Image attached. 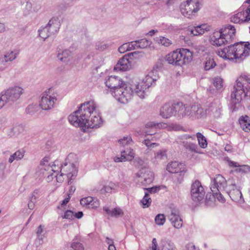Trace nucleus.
<instances>
[{
	"instance_id": "nucleus-38",
	"label": "nucleus",
	"mask_w": 250,
	"mask_h": 250,
	"mask_svg": "<svg viewBox=\"0 0 250 250\" xmlns=\"http://www.w3.org/2000/svg\"><path fill=\"white\" fill-rule=\"evenodd\" d=\"M25 152L24 151L18 150L10 157L8 162L12 163L14 160H20L21 159L24 155Z\"/></svg>"
},
{
	"instance_id": "nucleus-43",
	"label": "nucleus",
	"mask_w": 250,
	"mask_h": 250,
	"mask_svg": "<svg viewBox=\"0 0 250 250\" xmlns=\"http://www.w3.org/2000/svg\"><path fill=\"white\" fill-rule=\"evenodd\" d=\"M167 158V155L166 150H161L155 153L154 158L156 160L166 159Z\"/></svg>"
},
{
	"instance_id": "nucleus-55",
	"label": "nucleus",
	"mask_w": 250,
	"mask_h": 250,
	"mask_svg": "<svg viewBox=\"0 0 250 250\" xmlns=\"http://www.w3.org/2000/svg\"><path fill=\"white\" fill-rule=\"evenodd\" d=\"M220 191H216L215 193H213L214 195V196L215 198H216L219 202L221 203H224L226 201L225 198L223 196L222 194L220 193Z\"/></svg>"
},
{
	"instance_id": "nucleus-18",
	"label": "nucleus",
	"mask_w": 250,
	"mask_h": 250,
	"mask_svg": "<svg viewBox=\"0 0 250 250\" xmlns=\"http://www.w3.org/2000/svg\"><path fill=\"white\" fill-rule=\"evenodd\" d=\"M22 90L23 89L21 87L15 86L7 89L3 94L6 97L8 102L13 101L20 97L22 93Z\"/></svg>"
},
{
	"instance_id": "nucleus-24",
	"label": "nucleus",
	"mask_w": 250,
	"mask_h": 250,
	"mask_svg": "<svg viewBox=\"0 0 250 250\" xmlns=\"http://www.w3.org/2000/svg\"><path fill=\"white\" fill-rule=\"evenodd\" d=\"M223 35L227 40L228 43H230L235 36L236 30L231 25H229L220 29Z\"/></svg>"
},
{
	"instance_id": "nucleus-27",
	"label": "nucleus",
	"mask_w": 250,
	"mask_h": 250,
	"mask_svg": "<svg viewBox=\"0 0 250 250\" xmlns=\"http://www.w3.org/2000/svg\"><path fill=\"white\" fill-rule=\"evenodd\" d=\"M169 219L173 226L179 229L183 225V221L179 216V211L176 210H171V213L168 216Z\"/></svg>"
},
{
	"instance_id": "nucleus-50",
	"label": "nucleus",
	"mask_w": 250,
	"mask_h": 250,
	"mask_svg": "<svg viewBox=\"0 0 250 250\" xmlns=\"http://www.w3.org/2000/svg\"><path fill=\"white\" fill-rule=\"evenodd\" d=\"M126 153H125V157L126 161H131L134 158L135 153L132 149H127V150H125Z\"/></svg>"
},
{
	"instance_id": "nucleus-32",
	"label": "nucleus",
	"mask_w": 250,
	"mask_h": 250,
	"mask_svg": "<svg viewBox=\"0 0 250 250\" xmlns=\"http://www.w3.org/2000/svg\"><path fill=\"white\" fill-rule=\"evenodd\" d=\"M174 106V114L177 113L180 116H187V114H191V113L188 112L189 108H188V106L184 105L182 103H178Z\"/></svg>"
},
{
	"instance_id": "nucleus-6",
	"label": "nucleus",
	"mask_w": 250,
	"mask_h": 250,
	"mask_svg": "<svg viewBox=\"0 0 250 250\" xmlns=\"http://www.w3.org/2000/svg\"><path fill=\"white\" fill-rule=\"evenodd\" d=\"M57 94L52 88L44 92L41 98L40 106L43 110H49L54 107L57 101Z\"/></svg>"
},
{
	"instance_id": "nucleus-8",
	"label": "nucleus",
	"mask_w": 250,
	"mask_h": 250,
	"mask_svg": "<svg viewBox=\"0 0 250 250\" xmlns=\"http://www.w3.org/2000/svg\"><path fill=\"white\" fill-rule=\"evenodd\" d=\"M235 62H240L250 55V43L249 42H240L234 44Z\"/></svg>"
},
{
	"instance_id": "nucleus-16",
	"label": "nucleus",
	"mask_w": 250,
	"mask_h": 250,
	"mask_svg": "<svg viewBox=\"0 0 250 250\" xmlns=\"http://www.w3.org/2000/svg\"><path fill=\"white\" fill-rule=\"evenodd\" d=\"M210 42L212 45L217 46H220L228 43L227 40L220 30L215 31L212 33L210 36Z\"/></svg>"
},
{
	"instance_id": "nucleus-62",
	"label": "nucleus",
	"mask_w": 250,
	"mask_h": 250,
	"mask_svg": "<svg viewBox=\"0 0 250 250\" xmlns=\"http://www.w3.org/2000/svg\"><path fill=\"white\" fill-rule=\"evenodd\" d=\"M56 163H58V162H54L51 166V170L54 172L53 173H54V174H56L57 172H58L60 168V167L59 166L58 164H57V165H56Z\"/></svg>"
},
{
	"instance_id": "nucleus-28",
	"label": "nucleus",
	"mask_w": 250,
	"mask_h": 250,
	"mask_svg": "<svg viewBox=\"0 0 250 250\" xmlns=\"http://www.w3.org/2000/svg\"><path fill=\"white\" fill-rule=\"evenodd\" d=\"M231 22L235 23H240L249 21L245 10L239 9L237 13L232 15L230 18Z\"/></svg>"
},
{
	"instance_id": "nucleus-13",
	"label": "nucleus",
	"mask_w": 250,
	"mask_h": 250,
	"mask_svg": "<svg viewBox=\"0 0 250 250\" xmlns=\"http://www.w3.org/2000/svg\"><path fill=\"white\" fill-rule=\"evenodd\" d=\"M214 186L210 188L213 193L216 191H224L227 187V180L221 175H216L213 179Z\"/></svg>"
},
{
	"instance_id": "nucleus-49",
	"label": "nucleus",
	"mask_w": 250,
	"mask_h": 250,
	"mask_svg": "<svg viewBox=\"0 0 250 250\" xmlns=\"http://www.w3.org/2000/svg\"><path fill=\"white\" fill-rule=\"evenodd\" d=\"M156 223L158 225H163L166 221L165 216L163 214H158L155 218Z\"/></svg>"
},
{
	"instance_id": "nucleus-29",
	"label": "nucleus",
	"mask_w": 250,
	"mask_h": 250,
	"mask_svg": "<svg viewBox=\"0 0 250 250\" xmlns=\"http://www.w3.org/2000/svg\"><path fill=\"white\" fill-rule=\"evenodd\" d=\"M210 29V26L207 24H202L201 25L194 26L190 30V34L193 36H199L203 35L206 32H208Z\"/></svg>"
},
{
	"instance_id": "nucleus-59",
	"label": "nucleus",
	"mask_w": 250,
	"mask_h": 250,
	"mask_svg": "<svg viewBox=\"0 0 250 250\" xmlns=\"http://www.w3.org/2000/svg\"><path fill=\"white\" fill-rule=\"evenodd\" d=\"M118 50L119 52L121 53H124L126 51H129L127 43H124L123 45H122L121 46L119 47Z\"/></svg>"
},
{
	"instance_id": "nucleus-15",
	"label": "nucleus",
	"mask_w": 250,
	"mask_h": 250,
	"mask_svg": "<svg viewBox=\"0 0 250 250\" xmlns=\"http://www.w3.org/2000/svg\"><path fill=\"white\" fill-rule=\"evenodd\" d=\"M164 60L168 64L174 66H181L178 48L167 54Z\"/></svg>"
},
{
	"instance_id": "nucleus-45",
	"label": "nucleus",
	"mask_w": 250,
	"mask_h": 250,
	"mask_svg": "<svg viewBox=\"0 0 250 250\" xmlns=\"http://www.w3.org/2000/svg\"><path fill=\"white\" fill-rule=\"evenodd\" d=\"M216 65V63L213 59L208 58L207 59L205 64V69L206 70H209L211 68H214Z\"/></svg>"
},
{
	"instance_id": "nucleus-44",
	"label": "nucleus",
	"mask_w": 250,
	"mask_h": 250,
	"mask_svg": "<svg viewBox=\"0 0 250 250\" xmlns=\"http://www.w3.org/2000/svg\"><path fill=\"white\" fill-rule=\"evenodd\" d=\"M213 84L217 89H221L223 86V80L220 77H215L213 79Z\"/></svg>"
},
{
	"instance_id": "nucleus-42",
	"label": "nucleus",
	"mask_w": 250,
	"mask_h": 250,
	"mask_svg": "<svg viewBox=\"0 0 250 250\" xmlns=\"http://www.w3.org/2000/svg\"><path fill=\"white\" fill-rule=\"evenodd\" d=\"M39 33L40 37L43 40L48 38L51 34L48 30V28L46 26L39 30Z\"/></svg>"
},
{
	"instance_id": "nucleus-21",
	"label": "nucleus",
	"mask_w": 250,
	"mask_h": 250,
	"mask_svg": "<svg viewBox=\"0 0 250 250\" xmlns=\"http://www.w3.org/2000/svg\"><path fill=\"white\" fill-rule=\"evenodd\" d=\"M60 172L69 179L76 176L77 174V167L73 163L65 164L61 167Z\"/></svg>"
},
{
	"instance_id": "nucleus-61",
	"label": "nucleus",
	"mask_w": 250,
	"mask_h": 250,
	"mask_svg": "<svg viewBox=\"0 0 250 250\" xmlns=\"http://www.w3.org/2000/svg\"><path fill=\"white\" fill-rule=\"evenodd\" d=\"M7 98L3 94L0 95V109L7 102Z\"/></svg>"
},
{
	"instance_id": "nucleus-40",
	"label": "nucleus",
	"mask_w": 250,
	"mask_h": 250,
	"mask_svg": "<svg viewBox=\"0 0 250 250\" xmlns=\"http://www.w3.org/2000/svg\"><path fill=\"white\" fill-rule=\"evenodd\" d=\"M151 199L149 197L147 193H146L144 198L140 201V204L143 208L149 207L151 203Z\"/></svg>"
},
{
	"instance_id": "nucleus-58",
	"label": "nucleus",
	"mask_w": 250,
	"mask_h": 250,
	"mask_svg": "<svg viewBox=\"0 0 250 250\" xmlns=\"http://www.w3.org/2000/svg\"><path fill=\"white\" fill-rule=\"evenodd\" d=\"M127 43L129 51L138 48L137 41L131 42H127Z\"/></svg>"
},
{
	"instance_id": "nucleus-20",
	"label": "nucleus",
	"mask_w": 250,
	"mask_h": 250,
	"mask_svg": "<svg viewBox=\"0 0 250 250\" xmlns=\"http://www.w3.org/2000/svg\"><path fill=\"white\" fill-rule=\"evenodd\" d=\"M22 90L23 89L21 87L15 86L7 89L3 94L6 97L8 102L13 101L20 97L22 93Z\"/></svg>"
},
{
	"instance_id": "nucleus-51",
	"label": "nucleus",
	"mask_w": 250,
	"mask_h": 250,
	"mask_svg": "<svg viewBox=\"0 0 250 250\" xmlns=\"http://www.w3.org/2000/svg\"><path fill=\"white\" fill-rule=\"evenodd\" d=\"M63 218H65L68 220H73L74 219V212L70 210H67L65 212Z\"/></svg>"
},
{
	"instance_id": "nucleus-22",
	"label": "nucleus",
	"mask_w": 250,
	"mask_h": 250,
	"mask_svg": "<svg viewBox=\"0 0 250 250\" xmlns=\"http://www.w3.org/2000/svg\"><path fill=\"white\" fill-rule=\"evenodd\" d=\"M167 169L171 173H185L187 171L185 164L177 161L168 163L167 165Z\"/></svg>"
},
{
	"instance_id": "nucleus-35",
	"label": "nucleus",
	"mask_w": 250,
	"mask_h": 250,
	"mask_svg": "<svg viewBox=\"0 0 250 250\" xmlns=\"http://www.w3.org/2000/svg\"><path fill=\"white\" fill-rule=\"evenodd\" d=\"M239 121L241 127L244 131L248 132L250 131V118L249 116H242Z\"/></svg>"
},
{
	"instance_id": "nucleus-4",
	"label": "nucleus",
	"mask_w": 250,
	"mask_h": 250,
	"mask_svg": "<svg viewBox=\"0 0 250 250\" xmlns=\"http://www.w3.org/2000/svg\"><path fill=\"white\" fill-rule=\"evenodd\" d=\"M102 124V119L98 112H94L93 114L84 118V120H79L78 122H75L73 125L76 127H80L84 131L86 129L89 128H97L99 127Z\"/></svg>"
},
{
	"instance_id": "nucleus-36",
	"label": "nucleus",
	"mask_w": 250,
	"mask_h": 250,
	"mask_svg": "<svg viewBox=\"0 0 250 250\" xmlns=\"http://www.w3.org/2000/svg\"><path fill=\"white\" fill-rule=\"evenodd\" d=\"M104 210L106 211L107 214L113 217H119L124 215V212L122 209L119 208H115L112 210H110L107 208H104Z\"/></svg>"
},
{
	"instance_id": "nucleus-25",
	"label": "nucleus",
	"mask_w": 250,
	"mask_h": 250,
	"mask_svg": "<svg viewBox=\"0 0 250 250\" xmlns=\"http://www.w3.org/2000/svg\"><path fill=\"white\" fill-rule=\"evenodd\" d=\"M174 114V106L170 104H166L160 110V115L164 118H169Z\"/></svg>"
},
{
	"instance_id": "nucleus-48",
	"label": "nucleus",
	"mask_w": 250,
	"mask_h": 250,
	"mask_svg": "<svg viewBox=\"0 0 250 250\" xmlns=\"http://www.w3.org/2000/svg\"><path fill=\"white\" fill-rule=\"evenodd\" d=\"M119 143L123 146H125L127 145L131 144L132 143V140L131 137L127 136L119 140Z\"/></svg>"
},
{
	"instance_id": "nucleus-63",
	"label": "nucleus",
	"mask_w": 250,
	"mask_h": 250,
	"mask_svg": "<svg viewBox=\"0 0 250 250\" xmlns=\"http://www.w3.org/2000/svg\"><path fill=\"white\" fill-rule=\"evenodd\" d=\"M187 250H199L192 243H189L186 246Z\"/></svg>"
},
{
	"instance_id": "nucleus-52",
	"label": "nucleus",
	"mask_w": 250,
	"mask_h": 250,
	"mask_svg": "<svg viewBox=\"0 0 250 250\" xmlns=\"http://www.w3.org/2000/svg\"><path fill=\"white\" fill-rule=\"evenodd\" d=\"M164 186H154L150 188H145L144 189L145 190H146L148 192L152 193H156L158 191H159L162 188H164Z\"/></svg>"
},
{
	"instance_id": "nucleus-14",
	"label": "nucleus",
	"mask_w": 250,
	"mask_h": 250,
	"mask_svg": "<svg viewBox=\"0 0 250 250\" xmlns=\"http://www.w3.org/2000/svg\"><path fill=\"white\" fill-rule=\"evenodd\" d=\"M124 82L118 76H110L105 80V83L106 86L110 89V92L112 95L113 90L118 88Z\"/></svg>"
},
{
	"instance_id": "nucleus-53",
	"label": "nucleus",
	"mask_w": 250,
	"mask_h": 250,
	"mask_svg": "<svg viewBox=\"0 0 250 250\" xmlns=\"http://www.w3.org/2000/svg\"><path fill=\"white\" fill-rule=\"evenodd\" d=\"M6 62L12 61L16 58V54L12 51L6 53L4 56Z\"/></svg>"
},
{
	"instance_id": "nucleus-30",
	"label": "nucleus",
	"mask_w": 250,
	"mask_h": 250,
	"mask_svg": "<svg viewBox=\"0 0 250 250\" xmlns=\"http://www.w3.org/2000/svg\"><path fill=\"white\" fill-rule=\"evenodd\" d=\"M230 189L227 193L232 200L235 202H239L241 200L242 194L241 191L238 189L235 185L230 186Z\"/></svg>"
},
{
	"instance_id": "nucleus-34",
	"label": "nucleus",
	"mask_w": 250,
	"mask_h": 250,
	"mask_svg": "<svg viewBox=\"0 0 250 250\" xmlns=\"http://www.w3.org/2000/svg\"><path fill=\"white\" fill-rule=\"evenodd\" d=\"M46 27L48 28L51 34H54L59 31L60 23L58 19L52 18L49 21Z\"/></svg>"
},
{
	"instance_id": "nucleus-41",
	"label": "nucleus",
	"mask_w": 250,
	"mask_h": 250,
	"mask_svg": "<svg viewBox=\"0 0 250 250\" xmlns=\"http://www.w3.org/2000/svg\"><path fill=\"white\" fill-rule=\"evenodd\" d=\"M196 135L199 146L202 148H204L206 147L207 146V142L205 136L199 132L197 133Z\"/></svg>"
},
{
	"instance_id": "nucleus-23",
	"label": "nucleus",
	"mask_w": 250,
	"mask_h": 250,
	"mask_svg": "<svg viewBox=\"0 0 250 250\" xmlns=\"http://www.w3.org/2000/svg\"><path fill=\"white\" fill-rule=\"evenodd\" d=\"M167 127V125L165 123H157L155 124L153 122H149L147 123L145 126L144 130L141 133V135H144L145 136L147 135H152L155 134V132L152 131H148L147 129L149 128H165Z\"/></svg>"
},
{
	"instance_id": "nucleus-54",
	"label": "nucleus",
	"mask_w": 250,
	"mask_h": 250,
	"mask_svg": "<svg viewBox=\"0 0 250 250\" xmlns=\"http://www.w3.org/2000/svg\"><path fill=\"white\" fill-rule=\"evenodd\" d=\"M161 250H173V246L172 244L164 241L162 242Z\"/></svg>"
},
{
	"instance_id": "nucleus-3",
	"label": "nucleus",
	"mask_w": 250,
	"mask_h": 250,
	"mask_svg": "<svg viewBox=\"0 0 250 250\" xmlns=\"http://www.w3.org/2000/svg\"><path fill=\"white\" fill-rule=\"evenodd\" d=\"M246 81L249 83L250 81L249 76L246 74H242L239 77L236 81V84L234 86L233 90L231 94V99L232 102L236 104L239 103L242 99V96H245V89L242 82Z\"/></svg>"
},
{
	"instance_id": "nucleus-2",
	"label": "nucleus",
	"mask_w": 250,
	"mask_h": 250,
	"mask_svg": "<svg viewBox=\"0 0 250 250\" xmlns=\"http://www.w3.org/2000/svg\"><path fill=\"white\" fill-rule=\"evenodd\" d=\"M155 81L156 80L149 74L142 79L135 78L130 86L133 90V93H136L140 98L143 99L145 96V90L150 87Z\"/></svg>"
},
{
	"instance_id": "nucleus-17",
	"label": "nucleus",
	"mask_w": 250,
	"mask_h": 250,
	"mask_svg": "<svg viewBox=\"0 0 250 250\" xmlns=\"http://www.w3.org/2000/svg\"><path fill=\"white\" fill-rule=\"evenodd\" d=\"M22 90L23 89L21 87L15 86L7 89L3 94L6 97L8 102L13 101L20 97L22 93Z\"/></svg>"
},
{
	"instance_id": "nucleus-31",
	"label": "nucleus",
	"mask_w": 250,
	"mask_h": 250,
	"mask_svg": "<svg viewBox=\"0 0 250 250\" xmlns=\"http://www.w3.org/2000/svg\"><path fill=\"white\" fill-rule=\"evenodd\" d=\"M188 108H189L188 112L191 113V114H187V116H193L197 118L202 116V114L204 112L203 109L201 108L199 104L188 106Z\"/></svg>"
},
{
	"instance_id": "nucleus-12",
	"label": "nucleus",
	"mask_w": 250,
	"mask_h": 250,
	"mask_svg": "<svg viewBox=\"0 0 250 250\" xmlns=\"http://www.w3.org/2000/svg\"><path fill=\"white\" fill-rule=\"evenodd\" d=\"M217 54L224 60L234 61L235 62V56L234 45H229L222 49L217 51Z\"/></svg>"
},
{
	"instance_id": "nucleus-10",
	"label": "nucleus",
	"mask_w": 250,
	"mask_h": 250,
	"mask_svg": "<svg viewBox=\"0 0 250 250\" xmlns=\"http://www.w3.org/2000/svg\"><path fill=\"white\" fill-rule=\"evenodd\" d=\"M136 53V52L132 53L128 55H125L122 59L119 60L118 63L114 68L115 71H127L131 67L132 58V56Z\"/></svg>"
},
{
	"instance_id": "nucleus-39",
	"label": "nucleus",
	"mask_w": 250,
	"mask_h": 250,
	"mask_svg": "<svg viewBox=\"0 0 250 250\" xmlns=\"http://www.w3.org/2000/svg\"><path fill=\"white\" fill-rule=\"evenodd\" d=\"M116 188V184L110 182L108 185L104 186V188L101 190V193H110L112 191L115 190Z\"/></svg>"
},
{
	"instance_id": "nucleus-37",
	"label": "nucleus",
	"mask_w": 250,
	"mask_h": 250,
	"mask_svg": "<svg viewBox=\"0 0 250 250\" xmlns=\"http://www.w3.org/2000/svg\"><path fill=\"white\" fill-rule=\"evenodd\" d=\"M210 110L212 112L213 115L215 118H219L222 115V107L220 104L218 105L212 104L210 106Z\"/></svg>"
},
{
	"instance_id": "nucleus-47",
	"label": "nucleus",
	"mask_w": 250,
	"mask_h": 250,
	"mask_svg": "<svg viewBox=\"0 0 250 250\" xmlns=\"http://www.w3.org/2000/svg\"><path fill=\"white\" fill-rule=\"evenodd\" d=\"M157 41L159 43L167 47L169 46L172 44L170 40L164 37H160Z\"/></svg>"
},
{
	"instance_id": "nucleus-11",
	"label": "nucleus",
	"mask_w": 250,
	"mask_h": 250,
	"mask_svg": "<svg viewBox=\"0 0 250 250\" xmlns=\"http://www.w3.org/2000/svg\"><path fill=\"white\" fill-rule=\"evenodd\" d=\"M181 67L191 62L193 59V52L189 49L184 48H178Z\"/></svg>"
},
{
	"instance_id": "nucleus-56",
	"label": "nucleus",
	"mask_w": 250,
	"mask_h": 250,
	"mask_svg": "<svg viewBox=\"0 0 250 250\" xmlns=\"http://www.w3.org/2000/svg\"><path fill=\"white\" fill-rule=\"evenodd\" d=\"M126 153L125 151H123L121 152V156L120 157H115L113 158L114 161L116 163L122 162L126 161L125 153Z\"/></svg>"
},
{
	"instance_id": "nucleus-60",
	"label": "nucleus",
	"mask_w": 250,
	"mask_h": 250,
	"mask_svg": "<svg viewBox=\"0 0 250 250\" xmlns=\"http://www.w3.org/2000/svg\"><path fill=\"white\" fill-rule=\"evenodd\" d=\"M71 247L75 250H83L84 248L83 245L80 243H73Z\"/></svg>"
},
{
	"instance_id": "nucleus-19",
	"label": "nucleus",
	"mask_w": 250,
	"mask_h": 250,
	"mask_svg": "<svg viewBox=\"0 0 250 250\" xmlns=\"http://www.w3.org/2000/svg\"><path fill=\"white\" fill-rule=\"evenodd\" d=\"M22 90L23 89L21 87L15 86L7 89L3 94L6 97L8 102L13 101L20 97L22 93Z\"/></svg>"
},
{
	"instance_id": "nucleus-1",
	"label": "nucleus",
	"mask_w": 250,
	"mask_h": 250,
	"mask_svg": "<svg viewBox=\"0 0 250 250\" xmlns=\"http://www.w3.org/2000/svg\"><path fill=\"white\" fill-rule=\"evenodd\" d=\"M96 107V104L94 101L84 103L77 111L69 116L68 121L69 123L73 125L75 121L78 122L79 120L81 121L84 120V118H87L88 117L93 114L94 112H97Z\"/></svg>"
},
{
	"instance_id": "nucleus-33",
	"label": "nucleus",
	"mask_w": 250,
	"mask_h": 250,
	"mask_svg": "<svg viewBox=\"0 0 250 250\" xmlns=\"http://www.w3.org/2000/svg\"><path fill=\"white\" fill-rule=\"evenodd\" d=\"M143 173L142 183L145 186L151 184L154 180V174L153 172L149 170H144Z\"/></svg>"
},
{
	"instance_id": "nucleus-64",
	"label": "nucleus",
	"mask_w": 250,
	"mask_h": 250,
	"mask_svg": "<svg viewBox=\"0 0 250 250\" xmlns=\"http://www.w3.org/2000/svg\"><path fill=\"white\" fill-rule=\"evenodd\" d=\"M246 2L250 4V5L247 7V8L245 10L246 12V14L247 16V19L248 21H250V0H247Z\"/></svg>"
},
{
	"instance_id": "nucleus-46",
	"label": "nucleus",
	"mask_w": 250,
	"mask_h": 250,
	"mask_svg": "<svg viewBox=\"0 0 250 250\" xmlns=\"http://www.w3.org/2000/svg\"><path fill=\"white\" fill-rule=\"evenodd\" d=\"M137 42L138 48H145L150 44V42L145 39H142L140 41H137Z\"/></svg>"
},
{
	"instance_id": "nucleus-7",
	"label": "nucleus",
	"mask_w": 250,
	"mask_h": 250,
	"mask_svg": "<svg viewBox=\"0 0 250 250\" xmlns=\"http://www.w3.org/2000/svg\"><path fill=\"white\" fill-rule=\"evenodd\" d=\"M199 9V2L195 0H188L183 2L180 7L182 15L188 18H191Z\"/></svg>"
},
{
	"instance_id": "nucleus-9",
	"label": "nucleus",
	"mask_w": 250,
	"mask_h": 250,
	"mask_svg": "<svg viewBox=\"0 0 250 250\" xmlns=\"http://www.w3.org/2000/svg\"><path fill=\"white\" fill-rule=\"evenodd\" d=\"M191 196L195 202H199L204 199L205 194L203 187L198 180L195 181L191 187Z\"/></svg>"
},
{
	"instance_id": "nucleus-26",
	"label": "nucleus",
	"mask_w": 250,
	"mask_h": 250,
	"mask_svg": "<svg viewBox=\"0 0 250 250\" xmlns=\"http://www.w3.org/2000/svg\"><path fill=\"white\" fill-rule=\"evenodd\" d=\"M80 203L83 206H85L91 208H97L100 205L99 200L97 199L94 198L91 196L81 199L80 200Z\"/></svg>"
},
{
	"instance_id": "nucleus-5",
	"label": "nucleus",
	"mask_w": 250,
	"mask_h": 250,
	"mask_svg": "<svg viewBox=\"0 0 250 250\" xmlns=\"http://www.w3.org/2000/svg\"><path fill=\"white\" fill-rule=\"evenodd\" d=\"M133 94V91L131 87L125 83L112 92V96L123 104L127 103L131 99Z\"/></svg>"
},
{
	"instance_id": "nucleus-57",
	"label": "nucleus",
	"mask_w": 250,
	"mask_h": 250,
	"mask_svg": "<svg viewBox=\"0 0 250 250\" xmlns=\"http://www.w3.org/2000/svg\"><path fill=\"white\" fill-rule=\"evenodd\" d=\"M144 143L148 147H154L158 146H159V144L155 143H151V140H149V139H145L144 141Z\"/></svg>"
}]
</instances>
